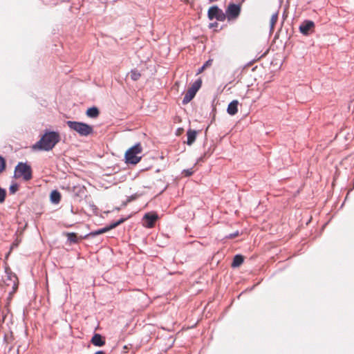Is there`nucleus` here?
Wrapping results in <instances>:
<instances>
[{"mask_svg":"<svg viewBox=\"0 0 354 354\" xmlns=\"http://www.w3.org/2000/svg\"><path fill=\"white\" fill-rule=\"evenodd\" d=\"M207 17L210 20L215 19L219 21H223L226 19L225 12L217 6H212L208 9Z\"/></svg>","mask_w":354,"mask_h":354,"instance_id":"0eeeda50","label":"nucleus"},{"mask_svg":"<svg viewBox=\"0 0 354 354\" xmlns=\"http://www.w3.org/2000/svg\"><path fill=\"white\" fill-rule=\"evenodd\" d=\"M205 69L206 68L203 65V66L198 70L196 75H199V74L202 73Z\"/></svg>","mask_w":354,"mask_h":354,"instance_id":"a878e982","label":"nucleus"},{"mask_svg":"<svg viewBox=\"0 0 354 354\" xmlns=\"http://www.w3.org/2000/svg\"><path fill=\"white\" fill-rule=\"evenodd\" d=\"M142 151V147L140 143H137L129 148L125 153L124 158L128 164L136 165L141 160V156H138Z\"/></svg>","mask_w":354,"mask_h":354,"instance_id":"7ed1b4c3","label":"nucleus"},{"mask_svg":"<svg viewBox=\"0 0 354 354\" xmlns=\"http://www.w3.org/2000/svg\"><path fill=\"white\" fill-rule=\"evenodd\" d=\"M91 342L96 346H102L105 344L104 338L98 333H95L91 338Z\"/></svg>","mask_w":354,"mask_h":354,"instance_id":"9b49d317","label":"nucleus"},{"mask_svg":"<svg viewBox=\"0 0 354 354\" xmlns=\"http://www.w3.org/2000/svg\"><path fill=\"white\" fill-rule=\"evenodd\" d=\"M66 124L70 129L77 132L81 136H88L93 133L92 126L80 122L67 121Z\"/></svg>","mask_w":354,"mask_h":354,"instance_id":"f03ea898","label":"nucleus"},{"mask_svg":"<svg viewBox=\"0 0 354 354\" xmlns=\"http://www.w3.org/2000/svg\"><path fill=\"white\" fill-rule=\"evenodd\" d=\"M315 28V23L311 20H305L299 26L300 32L304 35H308L310 34Z\"/></svg>","mask_w":354,"mask_h":354,"instance_id":"9d476101","label":"nucleus"},{"mask_svg":"<svg viewBox=\"0 0 354 354\" xmlns=\"http://www.w3.org/2000/svg\"><path fill=\"white\" fill-rule=\"evenodd\" d=\"M213 59H209L204 64L205 68L210 67L212 64Z\"/></svg>","mask_w":354,"mask_h":354,"instance_id":"b1692460","label":"nucleus"},{"mask_svg":"<svg viewBox=\"0 0 354 354\" xmlns=\"http://www.w3.org/2000/svg\"><path fill=\"white\" fill-rule=\"evenodd\" d=\"M196 135H197V131L195 130L189 129L187 131V144L188 145H192L194 142L196 138Z\"/></svg>","mask_w":354,"mask_h":354,"instance_id":"ddd939ff","label":"nucleus"},{"mask_svg":"<svg viewBox=\"0 0 354 354\" xmlns=\"http://www.w3.org/2000/svg\"><path fill=\"white\" fill-rule=\"evenodd\" d=\"M218 24L217 22H214V23L209 24V27L210 28H216L218 26Z\"/></svg>","mask_w":354,"mask_h":354,"instance_id":"393cba45","label":"nucleus"},{"mask_svg":"<svg viewBox=\"0 0 354 354\" xmlns=\"http://www.w3.org/2000/svg\"><path fill=\"white\" fill-rule=\"evenodd\" d=\"M158 219V215L157 213L153 212L146 213L143 216V225L147 228H152L154 227Z\"/></svg>","mask_w":354,"mask_h":354,"instance_id":"6e6552de","label":"nucleus"},{"mask_svg":"<svg viewBox=\"0 0 354 354\" xmlns=\"http://www.w3.org/2000/svg\"><path fill=\"white\" fill-rule=\"evenodd\" d=\"M60 140V136L57 132L49 131L46 133L41 139L33 145L34 149L49 151Z\"/></svg>","mask_w":354,"mask_h":354,"instance_id":"f257e3e1","label":"nucleus"},{"mask_svg":"<svg viewBox=\"0 0 354 354\" xmlns=\"http://www.w3.org/2000/svg\"><path fill=\"white\" fill-rule=\"evenodd\" d=\"M94 354H106L105 352L102 351H97L96 353H95Z\"/></svg>","mask_w":354,"mask_h":354,"instance_id":"c85d7f7f","label":"nucleus"},{"mask_svg":"<svg viewBox=\"0 0 354 354\" xmlns=\"http://www.w3.org/2000/svg\"><path fill=\"white\" fill-rule=\"evenodd\" d=\"M15 177L16 178L21 177L26 181L30 180L32 177L30 166L26 163L19 162L15 167Z\"/></svg>","mask_w":354,"mask_h":354,"instance_id":"20e7f679","label":"nucleus"},{"mask_svg":"<svg viewBox=\"0 0 354 354\" xmlns=\"http://www.w3.org/2000/svg\"><path fill=\"white\" fill-rule=\"evenodd\" d=\"M6 196V189H4L0 187V203H3L5 201Z\"/></svg>","mask_w":354,"mask_h":354,"instance_id":"aec40b11","label":"nucleus"},{"mask_svg":"<svg viewBox=\"0 0 354 354\" xmlns=\"http://www.w3.org/2000/svg\"><path fill=\"white\" fill-rule=\"evenodd\" d=\"M238 104L239 102L237 100L231 102L227 106V113L231 115H235L238 112Z\"/></svg>","mask_w":354,"mask_h":354,"instance_id":"f8f14e48","label":"nucleus"},{"mask_svg":"<svg viewBox=\"0 0 354 354\" xmlns=\"http://www.w3.org/2000/svg\"><path fill=\"white\" fill-rule=\"evenodd\" d=\"M278 19V13H274L272 15V17L270 19V29L272 30L274 28V24H276Z\"/></svg>","mask_w":354,"mask_h":354,"instance_id":"6ab92c4d","label":"nucleus"},{"mask_svg":"<svg viewBox=\"0 0 354 354\" xmlns=\"http://www.w3.org/2000/svg\"><path fill=\"white\" fill-rule=\"evenodd\" d=\"M201 85H202L201 78H199L196 81H195V82L192 85V86L186 92V93L183 97V104H188L195 97L197 91L201 87Z\"/></svg>","mask_w":354,"mask_h":354,"instance_id":"39448f33","label":"nucleus"},{"mask_svg":"<svg viewBox=\"0 0 354 354\" xmlns=\"http://www.w3.org/2000/svg\"><path fill=\"white\" fill-rule=\"evenodd\" d=\"M6 169V160L0 156V173L3 172Z\"/></svg>","mask_w":354,"mask_h":354,"instance_id":"412c9836","label":"nucleus"},{"mask_svg":"<svg viewBox=\"0 0 354 354\" xmlns=\"http://www.w3.org/2000/svg\"><path fill=\"white\" fill-rule=\"evenodd\" d=\"M64 235L68 238V240L71 243H77L79 242L80 239L82 238H79L76 233L75 232H66Z\"/></svg>","mask_w":354,"mask_h":354,"instance_id":"dca6fc26","label":"nucleus"},{"mask_svg":"<svg viewBox=\"0 0 354 354\" xmlns=\"http://www.w3.org/2000/svg\"><path fill=\"white\" fill-rule=\"evenodd\" d=\"M19 189V186L17 184H13L12 185H10V188H9V191H10V193L13 194H15Z\"/></svg>","mask_w":354,"mask_h":354,"instance_id":"4be33fe9","label":"nucleus"},{"mask_svg":"<svg viewBox=\"0 0 354 354\" xmlns=\"http://www.w3.org/2000/svg\"><path fill=\"white\" fill-rule=\"evenodd\" d=\"M126 221V218H121L119 221L114 222L111 224H110L109 226H106L105 227H103L102 229L91 232L90 233V236H95L97 235L102 234L103 233L107 232L108 231L114 229L117 226L120 225V224L123 223Z\"/></svg>","mask_w":354,"mask_h":354,"instance_id":"1a4fd4ad","label":"nucleus"},{"mask_svg":"<svg viewBox=\"0 0 354 354\" xmlns=\"http://www.w3.org/2000/svg\"><path fill=\"white\" fill-rule=\"evenodd\" d=\"M130 76L133 81H137L141 77V74L137 70H132L130 72Z\"/></svg>","mask_w":354,"mask_h":354,"instance_id":"a211bd4d","label":"nucleus"},{"mask_svg":"<svg viewBox=\"0 0 354 354\" xmlns=\"http://www.w3.org/2000/svg\"><path fill=\"white\" fill-rule=\"evenodd\" d=\"M17 288H18V283H17V282L14 281L13 287H12L13 292H15L17 290Z\"/></svg>","mask_w":354,"mask_h":354,"instance_id":"cd10ccee","label":"nucleus"},{"mask_svg":"<svg viewBox=\"0 0 354 354\" xmlns=\"http://www.w3.org/2000/svg\"><path fill=\"white\" fill-rule=\"evenodd\" d=\"M50 198L53 203L58 204L61 201V194L57 190H53L50 193Z\"/></svg>","mask_w":354,"mask_h":354,"instance_id":"4468645a","label":"nucleus"},{"mask_svg":"<svg viewBox=\"0 0 354 354\" xmlns=\"http://www.w3.org/2000/svg\"><path fill=\"white\" fill-rule=\"evenodd\" d=\"M100 114L99 109L93 106L87 109L86 111V115L91 118H96L98 117Z\"/></svg>","mask_w":354,"mask_h":354,"instance_id":"2eb2a0df","label":"nucleus"},{"mask_svg":"<svg viewBox=\"0 0 354 354\" xmlns=\"http://www.w3.org/2000/svg\"><path fill=\"white\" fill-rule=\"evenodd\" d=\"M237 235H238V233H236V234H234L233 236H231V237H235V236H237Z\"/></svg>","mask_w":354,"mask_h":354,"instance_id":"7c9ffc66","label":"nucleus"},{"mask_svg":"<svg viewBox=\"0 0 354 354\" xmlns=\"http://www.w3.org/2000/svg\"><path fill=\"white\" fill-rule=\"evenodd\" d=\"M241 6L240 4L230 3L225 12L226 19L228 21L236 19L241 14Z\"/></svg>","mask_w":354,"mask_h":354,"instance_id":"423d86ee","label":"nucleus"},{"mask_svg":"<svg viewBox=\"0 0 354 354\" xmlns=\"http://www.w3.org/2000/svg\"><path fill=\"white\" fill-rule=\"evenodd\" d=\"M243 260H244V259L242 255H241V254L235 255L233 259V261L232 263V266L233 268H236V267L240 266L243 263Z\"/></svg>","mask_w":354,"mask_h":354,"instance_id":"f3484780","label":"nucleus"},{"mask_svg":"<svg viewBox=\"0 0 354 354\" xmlns=\"http://www.w3.org/2000/svg\"><path fill=\"white\" fill-rule=\"evenodd\" d=\"M182 174L185 176H192L193 174H194V170L193 169H185L183 171Z\"/></svg>","mask_w":354,"mask_h":354,"instance_id":"5701e85b","label":"nucleus"},{"mask_svg":"<svg viewBox=\"0 0 354 354\" xmlns=\"http://www.w3.org/2000/svg\"><path fill=\"white\" fill-rule=\"evenodd\" d=\"M269 50H270L269 48H267V49L265 50V52L258 57V59H260V58H261V57H265V56L267 55V53L269 52Z\"/></svg>","mask_w":354,"mask_h":354,"instance_id":"bb28decb","label":"nucleus"},{"mask_svg":"<svg viewBox=\"0 0 354 354\" xmlns=\"http://www.w3.org/2000/svg\"><path fill=\"white\" fill-rule=\"evenodd\" d=\"M17 243H13V244L12 245V246H11V249H12V248H13L14 246H17Z\"/></svg>","mask_w":354,"mask_h":354,"instance_id":"c756f323","label":"nucleus"}]
</instances>
